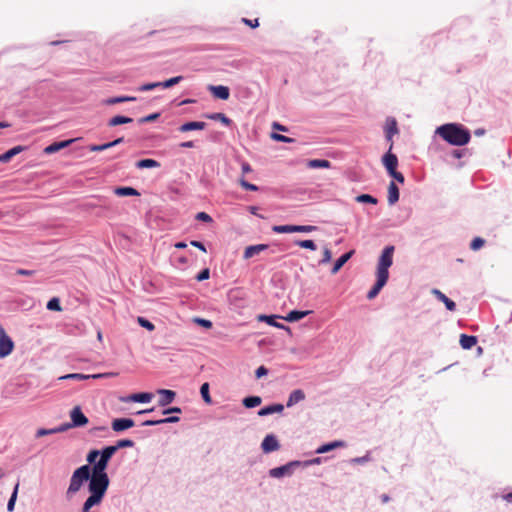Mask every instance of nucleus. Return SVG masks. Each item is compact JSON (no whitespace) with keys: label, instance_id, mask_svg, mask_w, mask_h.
Instances as JSON below:
<instances>
[{"label":"nucleus","instance_id":"obj_24","mask_svg":"<svg viewBox=\"0 0 512 512\" xmlns=\"http://www.w3.org/2000/svg\"><path fill=\"white\" fill-rule=\"evenodd\" d=\"M399 200V189L395 182H390L388 186V203L394 205Z\"/></svg>","mask_w":512,"mask_h":512},{"label":"nucleus","instance_id":"obj_6","mask_svg":"<svg viewBox=\"0 0 512 512\" xmlns=\"http://www.w3.org/2000/svg\"><path fill=\"white\" fill-rule=\"evenodd\" d=\"M14 348L12 339L6 334L4 328L0 326V357L8 356Z\"/></svg>","mask_w":512,"mask_h":512},{"label":"nucleus","instance_id":"obj_25","mask_svg":"<svg viewBox=\"0 0 512 512\" xmlns=\"http://www.w3.org/2000/svg\"><path fill=\"white\" fill-rule=\"evenodd\" d=\"M345 446V443L343 441H333V442H330V443H327V444H324L322 446H320L316 452L319 453V454H322V453H326V452H329L333 449H336V448H340V447H344Z\"/></svg>","mask_w":512,"mask_h":512},{"label":"nucleus","instance_id":"obj_48","mask_svg":"<svg viewBox=\"0 0 512 512\" xmlns=\"http://www.w3.org/2000/svg\"><path fill=\"white\" fill-rule=\"evenodd\" d=\"M316 229L317 227L312 225H295V232L309 233Z\"/></svg>","mask_w":512,"mask_h":512},{"label":"nucleus","instance_id":"obj_12","mask_svg":"<svg viewBox=\"0 0 512 512\" xmlns=\"http://www.w3.org/2000/svg\"><path fill=\"white\" fill-rule=\"evenodd\" d=\"M153 399V394L149 392H142V393H134L131 394L125 398H122L121 400L123 402H138V403H148Z\"/></svg>","mask_w":512,"mask_h":512},{"label":"nucleus","instance_id":"obj_63","mask_svg":"<svg viewBox=\"0 0 512 512\" xmlns=\"http://www.w3.org/2000/svg\"><path fill=\"white\" fill-rule=\"evenodd\" d=\"M243 22L246 24V25H249L250 27L252 28H256L258 27L259 25V22H258V19H255V20H249V19H246V18H243Z\"/></svg>","mask_w":512,"mask_h":512},{"label":"nucleus","instance_id":"obj_56","mask_svg":"<svg viewBox=\"0 0 512 512\" xmlns=\"http://www.w3.org/2000/svg\"><path fill=\"white\" fill-rule=\"evenodd\" d=\"M160 116L159 113H153V114H150L148 116H145V117H142L138 120L139 123H147V122H152V121H155L156 119H158Z\"/></svg>","mask_w":512,"mask_h":512},{"label":"nucleus","instance_id":"obj_30","mask_svg":"<svg viewBox=\"0 0 512 512\" xmlns=\"http://www.w3.org/2000/svg\"><path fill=\"white\" fill-rule=\"evenodd\" d=\"M131 101H136V97H133V96H117V97H112V98L106 99L104 101V103L106 105H114V104H118V103L131 102Z\"/></svg>","mask_w":512,"mask_h":512},{"label":"nucleus","instance_id":"obj_1","mask_svg":"<svg viewBox=\"0 0 512 512\" xmlns=\"http://www.w3.org/2000/svg\"><path fill=\"white\" fill-rule=\"evenodd\" d=\"M393 253L394 246H387L383 249L377 265L376 283L367 294V298L369 300L375 298L379 294L381 289L386 285L389 278L388 269L391 267L393 263Z\"/></svg>","mask_w":512,"mask_h":512},{"label":"nucleus","instance_id":"obj_51","mask_svg":"<svg viewBox=\"0 0 512 512\" xmlns=\"http://www.w3.org/2000/svg\"><path fill=\"white\" fill-rule=\"evenodd\" d=\"M24 149H25V147H23V146H15V147L9 149L8 151H6V157H9V159H11L15 155L22 152Z\"/></svg>","mask_w":512,"mask_h":512},{"label":"nucleus","instance_id":"obj_2","mask_svg":"<svg viewBox=\"0 0 512 512\" xmlns=\"http://www.w3.org/2000/svg\"><path fill=\"white\" fill-rule=\"evenodd\" d=\"M436 133L451 145L463 146L470 141L471 135L468 129L460 124H444L437 128Z\"/></svg>","mask_w":512,"mask_h":512},{"label":"nucleus","instance_id":"obj_46","mask_svg":"<svg viewBox=\"0 0 512 512\" xmlns=\"http://www.w3.org/2000/svg\"><path fill=\"white\" fill-rule=\"evenodd\" d=\"M485 244V240L483 238H480V237H475L471 244H470V248L474 251L476 250H479L480 248H482Z\"/></svg>","mask_w":512,"mask_h":512},{"label":"nucleus","instance_id":"obj_5","mask_svg":"<svg viewBox=\"0 0 512 512\" xmlns=\"http://www.w3.org/2000/svg\"><path fill=\"white\" fill-rule=\"evenodd\" d=\"M71 423L64 424L62 427H82L88 423V418L83 414L80 406H75L70 412Z\"/></svg>","mask_w":512,"mask_h":512},{"label":"nucleus","instance_id":"obj_4","mask_svg":"<svg viewBox=\"0 0 512 512\" xmlns=\"http://www.w3.org/2000/svg\"><path fill=\"white\" fill-rule=\"evenodd\" d=\"M92 473L89 465H82L78 467L70 478L69 486L66 490V497L71 499L76 493L80 491L83 484L88 481L91 482Z\"/></svg>","mask_w":512,"mask_h":512},{"label":"nucleus","instance_id":"obj_39","mask_svg":"<svg viewBox=\"0 0 512 512\" xmlns=\"http://www.w3.org/2000/svg\"><path fill=\"white\" fill-rule=\"evenodd\" d=\"M209 119L222 122L224 125H230L231 120L223 113H213L207 116Z\"/></svg>","mask_w":512,"mask_h":512},{"label":"nucleus","instance_id":"obj_53","mask_svg":"<svg viewBox=\"0 0 512 512\" xmlns=\"http://www.w3.org/2000/svg\"><path fill=\"white\" fill-rule=\"evenodd\" d=\"M239 183L242 186V188H244L245 190H249V191H257L258 190V186L247 182L243 178L240 179Z\"/></svg>","mask_w":512,"mask_h":512},{"label":"nucleus","instance_id":"obj_52","mask_svg":"<svg viewBox=\"0 0 512 512\" xmlns=\"http://www.w3.org/2000/svg\"><path fill=\"white\" fill-rule=\"evenodd\" d=\"M157 87H160V82L146 83V84L141 85L138 89H139V91L146 92V91L153 90Z\"/></svg>","mask_w":512,"mask_h":512},{"label":"nucleus","instance_id":"obj_58","mask_svg":"<svg viewBox=\"0 0 512 512\" xmlns=\"http://www.w3.org/2000/svg\"><path fill=\"white\" fill-rule=\"evenodd\" d=\"M196 219L197 220H200V221H203V222H207V223H210L212 222V218L210 215H208L207 213L205 212H199L197 213L196 215Z\"/></svg>","mask_w":512,"mask_h":512},{"label":"nucleus","instance_id":"obj_7","mask_svg":"<svg viewBox=\"0 0 512 512\" xmlns=\"http://www.w3.org/2000/svg\"><path fill=\"white\" fill-rule=\"evenodd\" d=\"M118 373L116 372H106V373H99V374H92V375H86L81 373H73V374H67L65 376H61L59 379H74V380H87V379H101V378H109V377H115Z\"/></svg>","mask_w":512,"mask_h":512},{"label":"nucleus","instance_id":"obj_36","mask_svg":"<svg viewBox=\"0 0 512 512\" xmlns=\"http://www.w3.org/2000/svg\"><path fill=\"white\" fill-rule=\"evenodd\" d=\"M64 431H66V427H62V425L55 429H43L42 428V429L37 430L36 437H42L45 435H50V434L64 432Z\"/></svg>","mask_w":512,"mask_h":512},{"label":"nucleus","instance_id":"obj_62","mask_svg":"<svg viewBox=\"0 0 512 512\" xmlns=\"http://www.w3.org/2000/svg\"><path fill=\"white\" fill-rule=\"evenodd\" d=\"M16 274L21 275V276H32L35 274V271L34 270H26V269H18L16 271Z\"/></svg>","mask_w":512,"mask_h":512},{"label":"nucleus","instance_id":"obj_29","mask_svg":"<svg viewBox=\"0 0 512 512\" xmlns=\"http://www.w3.org/2000/svg\"><path fill=\"white\" fill-rule=\"evenodd\" d=\"M309 313H310V311L293 310V311L289 312L287 314V316L284 317L283 319H285L288 322H295V321H298V320L304 318Z\"/></svg>","mask_w":512,"mask_h":512},{"label":"nucleus","instance_id":"obj_34","mask_svg":"<svg viewBox=\"0 0 512 512\" xmlns=\"http://www.w3.org/2000/svg\"><path fill=\"white\" fill-rule=\"evenodd\" d=\"M309 168H330L331 163L325 159H313L308 162Z\"/></svg>","mask_w":512,"mask_h":512},{"label":"nucleus","instance_id":"obj_64","mask_svg":"<svg viewBox=\"0 0 512 512\" xmlns=\"http://www.w3.org/2000/svg\"><path fill=\"white\" fill-rule=\"evenodd\" d=\"M191 245L194 246V247H197L198 249L202 250L203 252H206L205 246L200 241H195V240L191 241Z\"/></svg>","mask_w":512,"mask_h":512},{"label":"nucleus","instance_id":"obj_57","mask_svg":"<svg viewBox=\"0 0 512 512\" xmlns=\"http://www.w3.org/2000/svg\"><path fill=\"white\" fill-rule=\"evenodd\" d=\"M210 277V270L208 268L203 269L197 276L198 281H204Z\"/></svg>","mask_w":512,"mask_h":512},{"label":"nucleus","instance_id":"obj_8","mask_svg":"<svg viewBox=\"0 0 512 512\" xmlns=\"http://www.w3.org/2000/svg\"><path fill=\"white\" fill-rule=\"evenodd\" d=\"M299 461H292L283 466L273 468L269 471V475L273 478H280L283 476H289L293 473V468L299 466Z\"/></svg>","mask_w":512,"mask_h":512},{"label":"nucleus","instance_id":"obj_47","mask_svg":"<svg viewBox=\"0 0 512 512\" xmlns=\"http://www.w3.org/2000/svg\"><path fill=\"white\" fill-rule=\"evenodd\" d=\"M271 138L275 141L284 142V143H292L295 141L293 138H290V137H287V136H284V135L278 134V133H272Z\"/></svg>","mask_w":512,"mask_h":512},{"label":"nucleus","instance_id":"obj_20","mask_svg":"<svg viewBox=\"0 0 512 512\" xmlns=\"http://www.w3.org/2000/svg\"><path fill=\"white\" fill-rule=\"evenodd\" d=\"M205 127H206L205 122L192 121V122H187V123L182 124L179 127V131L188 132V131H192V130H203Z\"/></svg>","mask_w":512,"mask_h":512},{"label":"nucleus","instance_id":"obj_35","mask_svg":"<svg viewBox=\"0 0 512 512\" xmlns=\"http://www.w3.org/2000/svg\"><path fill=\"white\" fill-rule=\"evenodd\" d=\"M18 489H19V482H17L16 485L14 486L12 495H11L9 501H8L7 510L9 512H12L14 510L15 503H16V500H17V495H18Z\"/></svg>","mask_w":512,"mask_h":512},{"label":"nucleus","instance_id":"obj_38","mask_svg":"<svg viewBox=\"0 0 512 512\" xmlns=\"http://www.w3.org/2000/svg\"><path fill=\"white\" fill-rule=\"evenodd\" d=\"M116 449L114 448V446H107L105 448H103L101 451H100V457L106 459L108 462L110 461V459L112 458V456L116 453Z\"/></svg>","mask_w":512,"mask_h":512},{"label":"nucleus","instance_id":"obj_43","mask_svg":"<svg viewBox=\"0 0 512 512\" xmlns=\"http://www.w3.org/2000/svg\"><path fill=\"white\" fill-rule=\"evenodd\" d=\"M200 393H201V396H202L203 400L207 404H210L212 402V399H211L210 394H209V384L208 383H204V384L201 385Z\"/></svg>","mask_w":512,"mask_h":512},{"label":"nucleus","instance_id":"obj_49","mask_svg":"<svg viewBox=\"0 0 512 512\" xmlns=\"http://www.w3.org/2000/svg\"><path fill=\"white\" fill-rule=\"evenodd\" d=\"M138 323L140 324V326H142L143 328H146L149 331H153L155 328V326L152 322H150L149 320H147L143 317H138Z\"/></svg>","mask_w":512,"mask_h":512},{"label":"nucleus","instance_id":"obj_41","mask_svg":"<svg viewBox=\"0 0 512 512\" xmlns=\"http://www.w3.org/2000/svg\"><path fill=\"white\" fill-rule=\"evenodd\" d=\"M356 201L359 202V203H369V204H377L378 200L369 195V194H361L359 196L356 197Z\"/></svg>","mask_w":512,"mask_h":512},{"label":"nucleus","instance_id":"obj_14","mask_svg":"<svg viewBox=\"0 0 512 512\" xmlns=\"http://www.w3.org/2000/svg\"><path fill=\"white\" fill-rule=\"evenodd\" d=\"M267 249H268V245H266V244H257V245L247 246L245 248L243 257H244V259H250V258L254 257L255 255H258Z\"/></svg>","mask_w":512,"mask_h":512},{"label":"nucleus","instance_id":"obj_60","mask_svg":"<svg viewBox=\"0 0 512 512\" xmlns=\"http://www.w3.org/2000/svg\"><path fill=\"white\" fill-rule=\"evenodd\" d=\"M268 374V369L265 366H260L255 371L256 378H261L263 376H266Z\"/></svg>","mask_w":512,"mask_h":512},{"label":"nucleus","instance_id":"obj_33","mask_svg":"<svg viewBox=\"0 0 512 512\" xmlns=\"http://www.w3.org/2000/svg\"><path fill=\"white\" fill-rule=\"evenodd\" d=\"M262 399L259 396H249L243 399V405L246 408H254L261 404Z\"/></svg>","mask_w":512,"mask_h":512},{"label":"nucleus","instance_id":"obj_11","mask_svg":"<svg viewBox=\"0 0 512 512\" xmlns=\"http://www.w3.org/2000/svg\"><path fill=\"white\" fill-rule=\"evenodd\" d=\"M157 393L159 394L160 398L158 400V404L159 406L161 407H165L167 405H169L170 403H172L176 397V393L172 390H168V389H159L157 391Z\"/></svg>","mask_w":512,"mask_h":512},{"label":"nucleus","instance_id":"obj_13","mask_svg":"<svg viewBox=\"0 0 512 512\" xmlns=\"http://www.w3.org/2000/svg\"><path fill=\"white\" fill-rule=\"evenodd\" d=\"M208 90L212 93V95L215 98H218V99H221V100H227L229 98V96H230V91H229V88L227 86H223V85H218V86L210 85L208 87Z\"/></svg>","mask_w":512,"mask_h":512},{"label":"nucleus","instance_id":"obj_27","mask_svg":"<svg viewBox=\"0 0 512 512\" xmlns=\"http://www.w3.org/2000/svg\"><path fill=\"white\" fill-rule=\"evenodd\" d=\"M386 137L391 140L392 136L398 133L397 122L395 119H388L386 122Z\"/></svg>","mask_w":512,"mask_h":512},{"label":"nucleus","instance_id":"obj_61","mask_svg":"<svg viewBox=\"0 0 512 512\" xmlns=\"http://www.w3.org/2000/svg\"><path fill=\"white\" fill-rule=\"evenodd\" d=\"M389 175L392 176L399 183H404V176H403V174L398 172L397 170L393 171L392 173H389Z\"/></svg>","mask_w":512,"mask_h":512},{"label":"nucleus","instance_id":"obj_50","mask_svg":"<svg viewBox=\"0 0 512 512\" xmlns=\"http://www.w3.org/2000/svg\"><path fill=\"white\" fill-rule=\"evenodd\" d=\"M100 456V451L99 450H91L88 455H87V462L89 464H95L96 459Z\"/></svg>","mask_w":512,"mask_h":512},{"label":"nucleus","instance_id":"obj_55","mask_svg":"<svg viewBox=\"0 0 512 512\" xmlns=\"http://www.w3.org/2000/svg\"><path fill=\"white\" fill-rule=\"evenodd\" d=\"M194 322L206 329H210L212 327V322L207 319L197 317L194 319Z\"/></svg>","mask_w":512,"mask_h":512},{"label":"nucleus","instance_id":"obj_28","mask_svg":"<svg viewBox=\"0 0 512 512\" xmlns=\"http://www.w3.org/2000/svg\"><path fill=\"white\" fill-rule=\"evenodd\" d=\"M114 193L118 196H139V192L132 187H117Z\"/></svg>","mask_w":512,"mask_h":512},{"label":"nucleus","instance_id":"obj_3","mask_svg":"<svg viewBox=\"0 0 512 512\" xmlns=\"http://www.w3.org/2000/svg\"><path fill=\"white\" fill-rule=\"evenodd\" d=\"M108 461L102 457L91 467L92 479L88 484L89 492H98L106 494L109 487V477L106 473Z\"/></svg>","mask_w":512,"mask_h":512},{"label":"nucleus","instance_id":"obj_42","mask_svg":"<svg viewBox=\"0 0 512 512\" xmlns=\"http://www.w3.org/2000/svg\"><path fill=\"white\" fill-rule=\"evenodd\" d=\"M295 245L301 247V248H305V249H310V250H316V244L314 243V241L312 240H296L295 242Z\"/></svg>","mask_w":512,"mask_h":512},{"label":"nucleus","instance_id":"obj_40","mask_svg":"<svg viewBox=\"0 0 512 512\" xmlns=\"http://www.w3.org/2000/svg\"><path fill=\"white\" fill-rule=\"evenodd\" d=\"M182 79H183L182 76H176V77L170 78V79H168L166 81L160 82V87H162V88H171L174 85L180 83L182 81Z\"/></svg>","mask_w":512,"mask_h":512},{"label":"nucleus","instance_id":"obj_19","mask_svg":"<svg viewBox=\"0 0 512 512\" xmlns=\"http://www.w3.org/2000/svg\"><path fill=\"white\" fill-rule=\"evenodd\" d=\"M278 318V316L276 315H259L258 316V320L261 321V322H266L267 324L271 325V326H274V327H277V328H280V329H285L287 331H290V328L288 326H285L281 323H278L276 321V319Z\"/></svg>","mask_w":512,"mask_h":512},{"label":"nucleus","instance_id":"obj_17","mask_svg":"<svg viewBox=\"0 0 512 512\" xmlns=\"http://www.w3.org/2000/svg\"><path fill=\"white\" fill-rule=\"evenodd\" d=\"M74 141H75V139H69V140H65V141H61V142L52 143L44 149V153H46V154L55 153L63 148L68 147Z\"/></svg>","mask_w":512,"mask_h":512},{"label":"nucleus","instance_id":"obj_15","mask_svg":"<svg viewBox=\"0 0 512 512\" xmlns=\"http://www.w3.org/2000/svg\"><path fill=\"white\" fill-rule=\"evenodd\" d=\"M382 162L385 168L387 169L388 173H392L393 171H395L398 165V159L396 155L390 152L386 153L383 156Z\"/></svg>","mask_w":512,"mask_h":512},{"label":"nucleus","instance_id":"obj_54","mask_svg":"<svg viewBox=\"0 0 512 512\" xmlns=\"http://www.w3.org/2000/svg\"><path fill=\"white\" fill-rule=\"evenodd\" d=\"M332 253L328 247L323 250V258L320 260V264H326L331 261Z\"/></svg>","mask_w":512,"mask_h":512},{"label":"nucleus","instance_id":"obj_37","mask_svg":"<svg viewBox=\"0 0 512 512\" xmlns=\"http://www.w3.org/2000/svg\"><path fill=\"white\" fill-rule=\"evenodd\" d=\"M272 230L276 233H293L295 232V225H275Z\"/></svg>","mask_w":512,"mask_h":512},{"label":"nucleus","instance_id":"obj_21","mask_svg":"<svg viewBox=\"0 0 512 512\" xmlns=\"http://www.w3.org/2000/svg\"><path fill=\"white\" fill-rule=\"evenodd\" d=\"M354 254V250H351L345 254H343L340 258L336 260L333 268L331 269L332 274L338 273V271L343 267V265L352 257Z\"/></svg>","mask_w":512,"mask_h":512},{"label":"nucleus","instance_id":"obj_18","mask_svg":"<svg viewBox=\"0 0 512 512\" xmlns=\"http://www.w3.org/2000/svg\"><path fill=\"white\" fill-rule=\"evenodd\" d=\"M305 399V393L303 392V390L301 389H296V390H293L290 395H289V398L287 400V407H292L294 406L295 404L303 401Z\"/></svg>","mask_w":512,"mask_h":512},{"label":"nucleus","instance_id":"obj_9","mask_svg":"<svg viewBox=\"0 0 512 512\" xmlns=\"http://www.w3.org/2000/svg\"><path fill=\"white\" fill-rule=\"evenodd\" d=\"M261 448L264 453H271L277 451L280 448V444L273 434H269L263 439Z\"/></svg>","mask_w":512,"mask_h":512},{"label":"nucleus","instance_id":"obj_31","mask_svg":"<svg viewBox=\"0 0 512 512\" xmlns=\"http://www.w3.org/2000/svg\"><path fill=\"white\" fill-rule=\"evenodd\" d=\"M131 122H133L132 118L122 116V115H117L109 120L108 125L111 127H114V126H118V125H122V124H128Z\"/></svg>","mask_w":512,"mask_h":512},{"label":"nucleus","instance_id":"obj_45","mask_svg":"<svg viewBox=\"0 0 512 512\" xmlns=\"http://www.w3.org/2000/svg\"><path fill=\"white\" fill-rule=\"evenodd\" d=\"M47 309L51 311H61V306L58 298H52L47 303Z\"/></svg>","mask_w":512,"mask_h":512},{"label":"nucleus","instance_id":"obj_32","mask_svg":"<svg viewBox=\"0 0 512 512\" xmlns=\"http://www.w3.org/2000/svg\"><path fill=\"white\" fill-rule=\"evenodd\" d=\"M160 166V163L154 159H142L136 162V167L139 169L144 168H157Z\"/></svg>","mask_w":512,"mask_h":512},{"label":"nucleus","instance_id":"obj_44","mask_svg":"<svg viewBox=\"0 0 512 512\" xmlns=\"http://www.w3.org/2000/svg\"><path fill=\"white\" fill-rule=\"evenodd\" d=\"M114 448L117 450L121 449V448H128V447H133L134 446V442L130 439H122V440H119L117 441V443L115 445H113Z\"/></svg>","mask_w":512,"mask_h":512},{"label":"nucleus","instance_id":"obj_59","mask_svg":"<svg viewBox=\"0 0 512 512\" xmlns=\"http://www.w3.org/2000/svg\"><path fill=\"white\" fill-rule=\"evenodd\" d=\"M108 148H109L108 143L101 144V145H91V146H89V150L92 151V152H100V151H104V150H106Z\"/></svg>","mask_w":512,"mask_h":512},{"label":"nucleus","instance_id":"obj_23","mask_svg":"<svg viewBox=\"0 0 512 512\" xmlns=\"http://www.w3.org/2000/svg\"><path fill=\"white\" fill-rule=\"evenodd\" d=\"M180 418L178 416H170L167 418L159 419V420H146L142 423L143 426H156L160 424H166V423H177L179 422Z\"/></svg>","mask_w":512,"mask_h":512},{"label":"nucleus","instance_id":"obj_16","mask_svg":"<svg viewBox=\"0 0 512 512\" xmlns=\"http://www.w3.org/2000/svg\"><path fill=\"white\" fill-rule=\"evenodd\" d=\"M432 294L436 296V298L443 302L446 306V308L449 310V311H455L456 309V304L454 301H452L451 299H449L444 293H442L440 290L438 289H433L432 290Z\"/></svg>","mask_w":512,"mask_h":512},{"label":"nucleus","instance_id":"obj_22","mask_svg":"<svg viewBox=\"0 0 512 512\" xmlns=\"http://www.w3.org/2000/svg\"><path fill=\"white\" fill-rule=\"evenodd\" d=\"M284 410V406L282 404H273L266 407L261 408L258 411L259 416H267L273 413H281Z\"/></svg>","mask_w":512,"mask_h":512},{"label":"nucleus","instance_id":"obj_26","mask_svg":"<svg viewBox=\"0 0 512 512\" xmlns=\"http://www.w3.org/2000/svg\"><path fill=\"white\" fill-rule=\"evenodd\" d=\"M476 343L477 338L475 336H468L466 334L460 336V345L463 349H471Z\"/></svg>","mask_w":512,"mask_h":512},{"label":"nucleus","instance_id":"obj_10","mask_svg":"<svg viewBox=\"0 0 512 512\" xmlns=\"http://www.w3.org/2000/svg\"><path fill=\"white\" fill-rule=\"evenodd\" d=\"M135 425L134 421L130 418H116L112 421V429L115 432H121L129 429Z\"/></svg>","mask_w":512,"mask_h":512}]
</instances>
